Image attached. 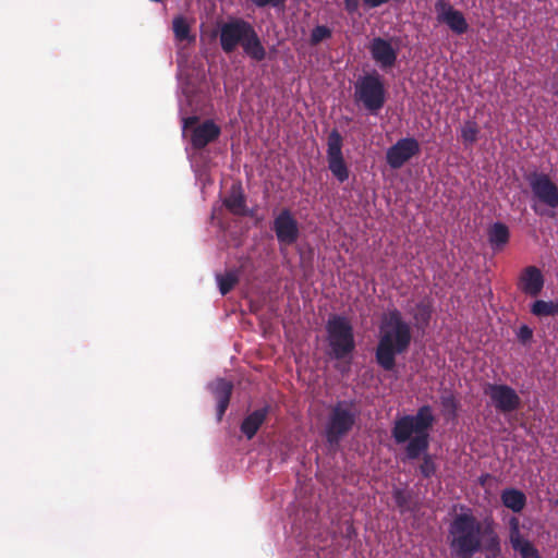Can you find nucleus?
Here are the masks:
<instances>
[{"instance_id":"b1692460","label":"nucleus","mask_w":558,"mask_h":558,"mask_svg":"<svg viewBox=\"0 0 558 558\" xmlns=\"http://www.w3.org/2000/svg\"><path fill=\"white\" fill-rule=\"evenodd\" d=\"M172 31L175 40L183 43H194L195 36L191 34V24L183 15H178L172 20Z\"/></svg>"},{"instance_id":"f8f14e48","label":"nucleus","mask_w":558,"mask_h":558,"mask_svg":"<svg viewBox=\"0 0 558 558\" xmlns=\"http://www.w3.org/2000/svg\"><path fill=\"white\" fill-rule=\"evenodd\" d=\"M420 150V144L414 137L400 138L387 149L386 161L391 169H400Z\"/></svg>"},{"instance_id":"7c9ffc66","label":"nucleus","mask_w":558,"mask_h":558,"mask_svg":"<svg viewBox=\"0 0 558 558\" xmlns=\"http://www.w3.org/2000/svg\"><path fill=\"white\" fill-rule=\"evenodd\" d=\"M440 403L444 409V412L452 417L457 415L458 410V401L456 397L451 392H447L441 395Z\"/></svg>"},{"instance_id":"72a5a7b5","label":"nucleus","mask_w":558,"mask_h":558,"mask_svg":"<svg viewBox=\"0 0 558 558\" xmlns=\"http://www.w3.org/2000/svg\"><path fill=\"white\" fill-rule=\"evenodd\" d=\"M359 0H344L345 11L350 14H354L359 10Z\"/></svg>"},{"instance_id":"20e7f679","label":"nucleus","mask_w":558,"mask_h":558,"mask_svg":"<svg viewBox=\"0 0 558 558\" xmlns=\"http://www.w3.org/2000/svg\"><path fill=\"white\" fill-rule=\"evenodd\" d=\"M325 328L329 357L337 361H351L356 344L353 326L349 318L343 315H331Z\"/></svg>"},{"instance_id":"dca6fc26","label":"nucleus","mask_w":558,"mask_h":558,"mask_svg":"<svg viewBox=\"0 0 558 558\" xmlns=\"http://www.w3.org/2000/svg\"><path fill=\"white\" fill-rule=\"evenodd\" d=\"M544 276L536 266L525 267L518 281L519 290L525 295L535 298L544 288Z\"/></svg>"},{"instance_id":"4be33fe9","label":"nucleus","mask_w":558,"mask_h":558,"mask_svg":"<svg viewBox=\"0 0 558 558\" xmlns=\"http://www.w3.org/2000/svg\"><path fill=\"white\" fill-rule=\"evenodd\" d=\"M502 505L513 512H520L526 505L525 495L515 488H507L501 493Z\"/></svg>"},{"instance_id":"c85d7f7f","label":"nucleus","mask_w":558,"mask_h":558,"mask_svg":"<svg viewBox=\"0 0 558 558\" xmlns=\"http://www.w3.org/2000/svg\"><path fill=\"white\" fill-rule=\"evenodd\" d=\"M392 498L401 512H407V511L411 510L409 507L411 499H412V496L410 493L405 492L402 488L396 487L392 490Z\"/></svg>"},{"instance_id":"9b49d317","label":"nucleus","mask_w":558,"mask_h":558,"mask_svg":"<svg viewBox=\"0 0 558 558\" xmlns=\"http://www.w3.org/2000/svg\"><path fill=\"white\" fill-rule=\"evenodd\" d=\"M252 24L243 19H233L221 25L219 32V41L222 51L227 54L232 53L238 46H242Z\"/></svg>"},{"instance_id":"f257e3e1","label":"nucleus","mask_w":558,"mask_h":558,"mask_svg":"<svg viewBox=\"0 0 558 558\" xmlns=\"http://www.w3.org/2000/svg\"><path fill=\"white\" fill-rule=\"evenodd\" d=\"M492 517L477 518L472 509L462 508L448 526L447 542L456 558H473L477 553L497 557L501 551L500 537Z\"/></svg>"},{"instance_id":"cd10ccee","label":"nucleus","mask_w":558,"mask_h":558,"mask_svg":"<svg viewBox=\"0 0 558 558\" xmlns=\"http://www.w3.org/2000/svg\"><path fill=\"white\" fill-rule=\"evenodd\" d=\"M217 281L219 286V291L222 295L228 294L234 286L238 283L239 278L238 275L233 271H228L225 275H218Z\"/></svg>"},{"instance_id":"f3484780","label":"nucleus","mask_w":558,"mask_h":558,"mask_svg":"<svg viewBox=\"0 0 558 558\" xmlns=\"http://www.w3.org/2000/svg\"><path fill=\"white\" fill-rule=\"evenodd\" d=\"M209 389L217 402V420L220 422L229 407L233 384L230 380L218 378L209 385Z\"/></svg>"},{"instance_id":"aec40b11","label":"nucleus","mask_w":558,"mask_h":558,"mask_svg":"<svg viewBox=\"0 0 558 558\" xmlns=\"http://www.w3.org/2000/svg\"><path fill=\"white\" fill-rule=\"evenodd\" d=\"M268 413L269 407L265 405L253 411L243 420L240 428L247 439H252L256 435L259 427L266 421Z\"/></svg>"},{"instance_id":"39448f33","label":"nucleus","mask_w":558,"mask_h":558,"mask_svg":"<svg viewBox=\"0 0 558 558\" xmlns=\"http://www.w3.org/2000/svg\"><path fill=\"white\" fill-rule=\"evenodd\" d=\"M360 412L354 401H338L331 407L325 427L326 440L330 446L339 445L356 423Z\"/></svg>"},{"instance_id":"9d476101","label":"nucleus","mask_w":558,"mask_h":558,"mask_svg":"<svg viewBox=\"0 0 558 558\" xmlns=\"http://www.w3.org/2000/svg\"><path fill=\"white\" fill-rule=\"evenodd\" d=\"M327 161L328 169L340 183L349 179L350 171L342 154V136L337 130H332L327 138Z\"/></svg>"},{"instance_id":"6e6552de","label":"nucleus","mask_w":558,"mask_h":558,"mask_svg":"<svg viewBox=\"0 0 558 558\" xmlns=\"http://www.w3.org/2000/svg\"><path fill=\"white\" fill-rule=\"evenodd\" d=\"M483 392L487 396L499 413H511L521 407V398L518 392L506 384L487 383L484 385Z\"/></svg>"},{"instance_id":"ddd939ff","label":"nucleus","mask_w":558,"mask_h":558,"mask_svg":"<svg viewBox=\"0 0 558 558\" xmlns=\"http://www.w3.org/2000/svg\"><path fill=\"white\" fill-rule=\"evenodd\" d=\"M272 229L281 245L294 244L300 235L298 221L288 208H283L275 218Z\"/></svg>"},{"instance_id":"7ed1b4c3","label":"nucleus","mask_w":558,"mask_h":558,"mask_svg":"<svg viewBox=\"0 0 558 558\" xmlns=\"http://www.w3.org/2000/svg\"><path fill=\"white\" fill-rule=\"evenodd\" d=\"M412 341V327L398 308L383 315L375 349L377 365L386 372L396 368L397 355L405 353Z\"/></svg>"},{"instance_id":"412c9836","label":"nucleus","mask_w":558,"mask_h":558,"mask_svg":"<svg viewBox=\"0 0 558 558\" xmlns=\"http://www.w3.org/2000/svg\"><path fill=\"white\" fill-rule=\"evenodd\" d=\"M488 242L493 250L498 251L501 250L508 242L510 238V232L508 227L502 222H495L488 229Z\"/></svg>"},{"instance_id":"f704fd0d","label":"nucleus","mask_w":558,"mask_h":558,"mask_svg":"<svg viewBox=\"0 0 558 558\" xmlns=\"http://www.w3.org/2000/svg\"><path fill=\"white\" fill-rule=\"evenodd\" d=\"M388 1L389 0H363V4L368 9H374L387 3Z\"/></svg>"},{"instance_id":"2eb2a0df","label":"nucleus","mask_w":558,"mask_h":558,"mask_svg":"<svg viewBox=\"0 0 558 558\" xmlns=\"http://www.w3.org/2000/svg\"><path fill=\"white\" fill-rule=\"evenodd\" d=\"M369 52L373 60L381 69H390L396 64L397 50L392 47L389 40L381 37H375L369 45Z\"/></svg>"},{"instance_id":"1a4fd4ad","label":"nucleus","mask_w":558,"mask_h":558,"mask_svg":"<svg viewBox=\"0 0 558 558\" xmlns=\"http://www.w3.org/2000/svg\"><path fill=\"white\" fill-rule=\"evenodd\" d=\"M526 181L534 199L551 209L558 207V185L548 174L534 171L526 175Z\"/></svg>"},{"instance_id":"2f4dec72","label":"nucleus","mask_w":558,"mask_h":558,"mask_svg":"<svg viewBox=\"0 0 558 558\" xmlns=\"http://www.w3.org/2000/svg\"><path fill=\"white\" fill-rule=\"evenodd\" d=\"M253 5L259 9L274 8L284 9L287 0H248Z\"/></svg>"},{"instance_id":"6ab92c4d","label":"nucleus","mask_w":558,"mask_h":558,"mask_svg":"<svg viewBox=\"0 0 558 558\" xmlns=\"http://www.w3.org/2000/svg\"><path fill=\"white\" fill-rule=\"evenodd\" d=\"M241 47L244 53L256 62H260L266 58V49L263 46L260 38L253 25L244 38Z\"/></svg>"},{"instance_id":"4c0bfd02","label":"nucleus","mask_w":558,"mask_h":558,"mask_svg":"<svg viewBox=\"0 0 558 558\" xmlns=\"http://www.w3.org/2000/svg\"><path fill=\"white\" fill-rule=\"evenodd\" d=\"M555 505L558 507V498L556 499Z\"/></svg>"},{"instance_id":"393cba45","label":"nucleus","mask_w":558,"mask_h":558,"mask_svg":"<svg viewBox=\"0 0 558 558\" xmlns=\"http://www.w3.org/2000/svg\"><path fill=\"white\" fill-rule=\"evenodd\" d=\"M433 315V301L429 298H424L415 305L413 318L417 326H428Z\"/></svg>"},{"instance_id":"423d86ee","label":"nucleus","mask_w":558,"mask_h":558,"mask_svg":"<svg viewBox=\"0 0 558 558\" xmlns=\"http://www.w3.org/2000/svg\"><path fill=\"white\" fill-rule=\"evenodd\" d=\"M354 98L373 114L381 110L386 102V88L381 75L373 71L360 76L354 85Z\"/></svg>"},{"instance_id":"e433bc0d","label":"nucleus","mask_w":558,"mask_h":558,"mask_svg":"<svg viewBox=\"0 0 558 558\" xmlns=\"http://www.w3.org/2000/svg\"><path fill=\"white\" fill-rule=\"evenodd\" d=\"M535 213L541 214L535 206H533Z\"/></svg>"},{"instance_id":"a211bd4d","label":"nucleus","mask_w":558,"mask_h":558,"mask_svg":"<svg viewBox=\"0 0 558 558\" xmlns=\"http://www.w3.org/2000/svg\"><path fill=\"white\" fill-rule=\"evenodd\" d=\"M509 541L513 550L519 553L521 558H541L536 547L521 534L517 519L511 521Z\"/></svg>"},{"instance_id":"5701e85b","label":"nucleus","mask_w":558,"mask_h":558,"mask_svg":"<svg viewBox=\"0 0 558 558\" xmlns=\"http://www.w3.org/2000/svg\"><path fill=\"white\" fill-rule=\"evenodd\" d=\"M225 206L234 215H244L245 196L241 186L233 185L223 201Z\"/></svg>"},{"instance_id":"c9c22d12","label":"nucleus","mask_w":558,"mask_h":558,"mask_svg":"<svg viewBox=\"0 0 558 558\" xmlns=\"http://www.w3.org/2000/svg\"><path fill=\"white\" fill-rule=\"evenodd\" d=\"M551 92L556 97H558V81H554L551 83Z\"/></svg>"},{"instance_id":"f03ea898","label":"nucleus","mask_w":558,"mask_h":558,"mask_svg":"<svg viewBox=\"0 0 558 558\" xmlns=\"http://www.w3.org/2000/svg\"><path fill=\"white\" fill-rule=\"evenodd\" d=\"M435 417L430 405L418 408L415 414H407L397 418L391 428V436L397 445L407 444L404 448L407 460H416L421 456L420 473L424 478H430L436 473V463L427 453L429 448V429Z\"/></svg>"},{"instance_id":"4468645a","label":"nucleus","mask_w":558,"mask_h":558,"mask_svg":"<svg viewBox=\"0 0 558 558\" xmlns=\"http://www.w3.org/2000/svg\"><path fill=\"white\" fill-rule=\"evenodd\" d=\"M435 11L437 21L446 24L454 34L462 35L468 32L469 24L463 13L454 9L448 1L436 0Z\"/></svg>"},{"instance_id":"a878e982","label":"nucleus","mask_w":558,"mask_h":558,"mask_svg":"<svg viewBox=\"0 0 558 558\" xmlns=\"http://www.w3.org/2000/svg\"><path fill=\"white\" fill-rule=\"evenodd\" d=\"M531 313L537 317L558 316V303L536 300L531 306Z\"/></svg>"},{"instance_id":"bb28decb","label":"nucleus","mask_w":558,"mask_h":558,"mask_svg":"<svg viewBox=\"0 0 558 558\" xmlns=\"http://www.w3.org/2000/svg\"><path fill=\"white\" fill-rule=\"evenodd\" d=\"M480 134L478 124L473 120H466L461 128V140L463 144L472 146L476 143Z\"/></svg>"},{"instance_id":"473e14b6","label":"nucleus","mask_w":558,"mask_h":558,"mask_svg":"<svg viewBox=\"0 0 558 558\" xmlns=\"http://www.w3.org/2000/svg\"><path fill=\"white\" fill-rule=\"evenodd\" d=\"M517 337L521 343L526 344L532 340L533 330L527 325H522L517 332Z\"/></svg>"},{"instance_id":"c756f323","label":"nucleus","mask_w":558,"mask_h":558,"mask_svg":"<svg viewBox=\"0 0 558 558\" xmlns=\"http://www.w3.org/2000/svg\"><path fill=\"white\" fill-rule=\"evenodd\" d=\"M331 36L332 32L328 26L317 25L311 32L310 44L312 46H317L322 41L331 38Z\"/></svg>"},{"instance_id":"0eeeda50","label":"nucleus","mask_w":558,"mask_h":558,"mask_svg":"<svg viewBox=\"0 0 558 558\" xmlns=\"http://www.w3.org/2000/svg\"><path fill=\"white\" fill-rule=\"evenodd\" d=\"M196 116L183 119V131H190V142L194 149H204L208 144L217 141L221 134V129L213 120H205L198 123Z\"/></svg>"}]
</instances>
